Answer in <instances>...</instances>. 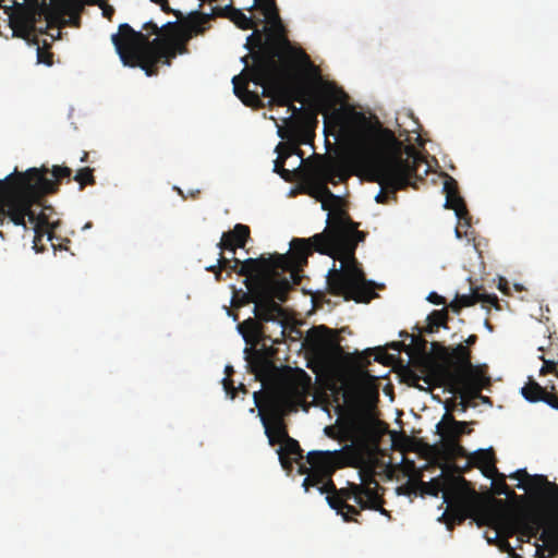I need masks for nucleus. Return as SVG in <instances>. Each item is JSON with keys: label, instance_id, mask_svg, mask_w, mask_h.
I'll use <instances>...</instances> for the list:
<instances>
[{"label": "nucleus", "instance_id": "1", "mask_svg": "<svg viewBox=\"0 0 558 558\" xmlns=\"http://www.w3.org/2000/svg\"><path fill=\"white\" fill-rule=\"evenodd\" d=\"M317 174L320 182L316 184L312 195L322 202L324 210H329L323 232L308 239H292L291 253L287 254L276 253L268 257L260 255L257 258L240 260L234 256L225 257L220 252L217 265L206 268L214 274L218 268H223L228 276L236 272L245 277L247 292L235 306L255 303V312L262 319L271 320L282 312V306L276 300L287 301L291 279L299 283L298 272L307 265V258L313 252L328 255L341 263L340 269L333 264L328 272L330 294L357 303H367L375 296L373 282L366 280L355 257V250L365 240L366 233L359 230L360 223L354 222L344 209L339 206L332 208L339 203V197L327 186V183L336 184V178H347L343 167L337 161H327L318 167Z\"/></svg>", "mask_w": 558, "mask_h": 558}, {"label": "nucleus", "instance_id": "2", "mask_svg": "<svg viewBox=\"0 0 558 558\" xmlns=\"http://www.w3.org/2000/svg\"><path fill=\"white\" fill-rule=\"evenodd\" d=\"M253 66L233 76L234 94L246 106L262 107L260 96L270 104L287 107L290 102H310L318 112L335 109L344 92L332 81L322 77L307 53L292 46L283 34H269L265 43L257 38Z\"/></svg>", "mask_w": 558, "mask_h": 558}, {"label": "nucleus", "instance_id": "3", "mask_svg": "<svg viewBox=\"0 0 558 558\" xmlns=\"http://www.w3.org/2000/svg\"><path fill=\"white\" fill-rule=\"evenodd\" d=\"M350 162L367 172L371 181L378 183L385 192H379L375 199L385 204L387 193L395 194L412 185L417 179V169L423 158L417 150L398 140L395 133L380 124L360 122L350 130Z\"/></svg>", "mask_w": 558, "mask_h": 558}, {"label": "nucleus", "instance_id": "4", "mask_svg": "<svg viewBox=\"0 0 558 558\" xmlns=\"http://www.w3.org/2000/svg\"><path fill=\"white\" fill-rule=\"evenodd\" d=\"M111 41L125 66L141 68L147 76L158 74L159 64L170 66L172 59L189 52L187 44L170 36L149 39L148 34L135 31L129 24L119 25Z\"/></svg>", "mask_w": 558, "mask_h": 558}, {"label": "nucleus", "instance_id": "5", "mask_svg": "<svg viewBox=\"0 0 558 558\" xmlns=\"http://www.w3.org/2000/svg\"><path fill=\"white\" fill-rule=\"evenodd\" d=\"M476 341L477 336L470 335L465 340L466 345L458 344L454 348H448L439 342H432L435 357H429L428 375L439 386L448 388L451 392L461 393L462 411L469 407L465 396H476L481 390L476 369L471 362V351L468 348Z\"/></svg>", "mask_w": 558, "mask_h": 558}, {"label": "nucleus", "instance_id": "6", "mask_svg": "<svg viewBox=\"0 0 558 558\" xmlns=\"http://www.w3.org/2000/svg\"><path fill=\"white\" fill-rule=\"evenodd\" d=\"M72 170L65 166H53L51 170L43 166L38 169L23 193L28 201L25 215L22 216L20 223L9 222L13 226L23 227L24 231H33V248L37 252H44L43 239L47 235L48 241L54 238L53 230L58 222H50L47 210L52 211L51 206H44L39 214L33 209L34 206H40L43 198L48 194H53L59 190L60 181L70 178Z\"/></svg>", "mask_w": 558, "mask_h": 558}, {"label": "nucleus", "instance_id": "7", "mask_svg": "<svg viewBox=\"0 0 558 558\" xmlns=\"http://www.w3.org/2000/svg\"><path fill=\"white\" fill-rule=\"evenodd\" d=\"M361 483H348L339 493L328 497V505L342 517L345 522H359L355 515L361 510H375L388 515L384 508V488L375 478L372 469H363L359 472Z\"/></svg>", "mask_w": 558, "mask_h": 558}, {"label": "nucleus", "instance_id": "8", "mask_svg": "<svg viewBox=\"0 0 558 558\" xmlns=\"http://www.w3.org/2000/svg\"><path fill=\"white\" fill-rule=\"evenodd\" d=\"M424 494L437 497L442 493L447 510L441 515L448 530L463 523L468 518H475L481 511L480 497L462 476L439 477L422 483Z\"/></svg>", "mask_w": 558, "mask_h": 558}, {"label": "nucleus", "instance_id": "9", "mask_svg": "<svg viewBox=\"0 0 558 558\" xmlns=\"http://www.w3.org/2000/svg\"><path fill=\"white\" fill-rule=\"evenodd\" d=\"M266 403L270 412L276 416L275 426H270L268 418L264 415L260 416L265 427V434L268 437L270 446L281 444L277 453L283 470L290 473L293 470V464L299 466V473L304 474L307 471L305 464L303 450L298 440L291 438L283 424L282 416L284 414V407L288 404V398L279 391H267L264 395Z\"/></svg>", "mask_w": 558, "mask_h": 558}, {"label": "nucleus", "instance_id": "10", "mask_svg": "<svg viewBox=\"0 0 558 558\" xmlns=\"http://www.w3.org/2000/svg\"><path fill=\"white\" fill-rule=\"evenodd\" d=\"M39 168H29L26 171H19L17 168L0 179V227L9 222L20 223L25 215L28 201L23 193L33 177L38 173Z\"/></svg>", "mask_w": 558, "mask_h": 558}, {"label": "nucleus", "instance_id": "11", "mask_svg": "<svg viewBox=\"0 0 558 558\" xmlns=\"http://www.w3.org/2000/svg\"><path fill=\"white\" fill-rule=\"evenodd\" d=\"M497 529L504 534L505 538L500 539L498 546L502 551L508 553L512 558H521L508 542L509 537L519 535V539L523 537H536L539 533L555 523L548 524L543 527V519L538 513L526 510H508L498 513L495 517ZM558 524V522H556ZM541 539V536H538Z\"/></svg>", "mask_w": 558, "mask_h": 558}, {"label": "nucleus", "instance_id": "12", "mask_svg": "<svg viewBox=\"0 0 558 558\" xmlns=\"http://www.w3.org/2000/svg\"><path fill=\"white\" fill-rule=\"evenodd\" d=\"M255 317H248L238 325V330L246 343L257 345L263 340L280 343L284 337L286 313L282 312L271 320L262 319L253 308Z\"/></svg>", "mask_w": 558, "mask_h": 558}, {"label": "nucleus", "instance_id": "13", "mask_svg": "<svg viewBox=\"0 0 558 558\" xmlns=\"http://www.w3.org/2000/svg\"><path fill=\"white\" fill-rule=\"evenodd\" d=\"M306 463L310 468L302 484L306 492L311 487H317L322 494H328L327 497L339 493L340 489L336 488L331 480L330 452L311 451L306 456Z\"/></svg>", "mask_w": 558, "mask_h": 558}, {"label": "nucleus", "instance_id": "14", "mask_svg": "<svg viewBox=\"0 0 558 558\" xmlns=\"http://www.w3.org/2000/svg\"><path fill=\"white\" fill-rule=\"evenodd\" d=\"M373 377L364 372L361 376L345 381L341 386L332 385L331 391L335 402L339 403L340 398L343 403L350 408H356L365 404L367 401L378 396L377 388L372 383ZM341 408L340 404H338Z\"/></svg>", "mask_w": 558, "mask_h": 558}, {"label": "nucleus", "instance_id": "15", "mask_svg": "<svg viewBox=\"0 0 558 558\" xmlns=\"http://www.w3.org/2000/svg\"><path fill=\"white\" fill-rule=\"evenodd\" d=\"M267 341L268 340L260 341L257 344L260 347L253 351L252 356L248 360L252 373H254L256 378L259 380L270 377L276 371L274 359L276 357L278 350L274 348L272 342L271 344H267Z\"/></svg>", "mask_w": 558, "mask_h": 558}, {"label": "nucleus", "instance_id": "16", "mask_svg": "<svg viewBox=\"0 0 558 558\" xmlns=\"http://www.w3.org/2000/svg\"><path fill=\"white\" fill-rule=\"evenodd\" d=\"M210 21L211 15H208V13L193 11L189 13L185 22L181 23L180 27H177V32L172 37L187 44L194 34H204L208 28L206 24H208Z\"/></svg>", "mask_w": 558, "mask_h": 558}, {"label": "nucleus", "instance_id": "17", "mask_svg": "<svg viewBox=\"0 0 558 558\" xmlns=\"http://www.w3.org/2000/svg\"><path fill=\"white\" fill-rule=\"evenodd\" d=\"M444 192L446 194L445 207L453 209L460 221H464L466 225H470L471 218L469 216L466 205L459 193L458 183L453 178L449 175L446 177Z\"/></svg>", "mask_w": 558, "mask_h": 558}, {"label": "nucleus", "instance_id": "18", "mask_svg": "<svg viewBox=\"0 0 558 558\" xmlns=\"http://www.w3.org/2000/svg\"><path fill=\"white\" fill-rule=\"evenodd\" d=\"M250 228L246 225L236 223L232 230L222 233L220 242L217 244L218 248L229 251L235 254L236 248L245 246L250 239Z\"/></svg>", "mask_w": 558, "mask_h": 558}, {"label": "nucleus", "instance_id": "19", "mask_svg": "<svg viewBox=\"0 0 558 558\" xmlns=\"http://www.w3.org/2000/svg\"><path fill=\"white\" fill-rule=\"evenodd\" d=\"M208 15H211V20H214L216 17L229 19L241 29H251L254 27L253 19L251 16L245 15L242 12V10L235 9L233 7L232 1H230L225 7H221V5L211 7V11H210V13H208Z\"/></svg>", "mask_w": 558, "mask_h": 558}, {"label": "nucleus", "instance_id": "20", "mask_svg": "<svg viewBox=\"0 0 558 558\" xmlns=\"http://www.w3.org/2000/svg\"><path fill=\"white\" fill-rule=\"evenodd\" d=\"M276 151L278 153V157L274 162V172L289 182L292 180V172L284 168V163L293 154H296L301 160H303V151L296 146H291L282 142L277 145Z\"/></svg>", "mask_w": 558, "mask_h": 558}, {"label": "nucleus", "instance_id": "21", "mask_svg": "<svg viewBox=\"0 0 558 558\" xmlns=\"http://www.w3.org/2000/svg\"><path fill=\"white\" fill-rule=\"evenodd\" d=\"M542 545L536 544V558H551L558 554V524L548 526L541 535Z\"/></svg>", "mask_w": 558, "mask_h": 558}, {"label": "nucleus", "instance_id": "22", "mask_svg": "<svg viewBox=\"0 0 558 558\" xmlns=\"http://www.w3.org/2000/svg\"><path fill=\"white\" fill-rule=\"evenodd\" d=\"M474 462L476 465L483 469V473L486 476H493L494 473H497L496 469V458L493 449L488 450H478L474 458Z\"/></svg>", "mask_w": 558, "mask_h": 558}, {"label": "nucleus", "instance_id": "23", "mask_svg": "<svg viewBox=\"0 0 558 558\" xmlns=\"http://www.w3.org/2000/svg\"><path fill=\"white\" fill-rule=\"evenodd\" d=\"M255 7L260 9L269 23L280 25L281 20L279 16L278 8L276 5V0H253V4L247 8V10L251 11Z\"/></svg>", "mask_w": 558, "mask_h": 558}, {"label": "nucleus", "instance_id": "24", "mask_svg": "<svg viewBox=\"0 0 558 558\" xmlns=\"http://www.w3.org/2000/svg\"><path fill=\"white\" fill-rule=\"evenodd\" d=\"M255 7L260 9L269 23L280 25L281 20L279 16L278 8L276 5V0H253V4L247 8V10L251 11Z\"/></svg>", "mask_w": 558, "mask_h": 558}, {"label": "nucleus", "instance_id": "25", "mask_svg": "<svg viewBox=\"0 0 558 558\" xmlns=\"http://www.w3.org/2000/svg\"><path fill=\"white\" fill-rule=\"evenodd\" d=\"M315 335L317 341L323 347H335L337 350H340V345L337 343L333 331L328 327L320 325L312 329Z\"/></svg>", "mask_w": 558, "mask_h": 558}, {"label": "nucleus", "instance_id": "26", "mask_svg": "<svg viewBox=\"0 0 558 558\" xmlns=\"http://www.w3.org/2000/svg\"><path fill=\"white\" fill-rule=\"evenodd\" d=\"M447 310H435L427 316V332H435L439 327H447Z\"/></svg>", "mask_w": 558, "mask_h": 558}, {"label": "nucleus", "instance_id": "27", "mask_svg": "<svg viewBox=\"0 0 558 558\" xmlns=\"http://www.w3.org/2000/svg\"><path fill=\"white\" fill-rule=\"evenodd\" d=\"M546 388L542 387L538 383L533 379L522 388L523 397L530 402H538L544 399Z\"/></svg>", "mask_w": 558, "mask_h": 558}, {"label": "nucleus", "instance_id": "28", "mask_svg": "<svg viewBox=\"0 0 558 558\" xmlns=\"http://www.w3.org/2000/svg\"><path fill=\"white\" fill-rule=\"evenodd\" d=\"M478 302L476 291L471 294L457 295L456 299L448 305L454 313H459L462 307H469Z\"/></svg>", "mask_w": 558, "mask_h": 558}, {"label": "nucleus", "instance_id": "29", "mask_svg": "<svg viewBox=\"0 0 558 558\" xmlns=\"http://www.w3.org/2000/svg\"><path fill=\"white\" fill-rule=\"evenodd\" d=\"M11 28L16 37L29 40V36L33 29V25L23 19H12Z\"/></svg>", "mask_w": 558, "mask_h": 558}, {"label": "nucleus", "instance_id": "30", "mask_svg": "<svg viewBox=\"0 0 558 558\" xmlns=\"http://www.w3.org/2000/svg\"><path fill=\"white\" fill-rule=\"evenodd\" d=\"M74 180L80 184V191H83L87 185H95L94 169L89 167L78 169L74 175Z\"/></svg>", "mask_w": 558, "mask_h": 558}, {"label": "nucleus", "instance_id": "31", "mask_svg": "<svg viewBox=\"0 0 558 558\" xmlns=\"http://www.w3.org/2000/svg\"><path fill=\"white\" fill-rule=\"evenodd\" d=\"M262 37V35H255V33H253L252 35L248 36L247 38V43L245 44V48H247L250 50V54H246L244 57H242L241 61L245 64V68L244 69H251L253 66L252 65H248V59L251 58L253 60V53L258 51L259 47L256 45L257 44V38ZM268 38V36L266 37ZM267 39H262L263 43H265Z\"/></svg>", "mask_w": 558, "mask_h": 558}, {"label": "nucleus", "instance_id": "32", "mask_svg": "<svg viewBox=\"0 0 558 558\" xmlns=\"http://www.w3.org/2000/svg\"><path fill=\"white\" fill-rule=\"evenodd\" d=\"M446 417L449 420L448 432L452 437L458 438L465 433H470V429H468V422L457 421L451 415H446Z\"/></svg>", "mask_w": 558, "mask_h": 558}, {"label": "nucleus", "instance_id": "33", "mask_svg": "<svg viewBox=\"0 0 558 558\" xmlns=\"http://www.w3.org/2000/svg\"><path fill=\"white\" fill-rule=\"evenodd\" d=\"M551 355H553L551 357H546L545 355L539 356V359L544 363L539 371L541 375H546L548 373H555L556 375H558V371H557L558 351Z\"/></svg>", "mask_w": 558, "mask_h": 558}, {"label": "nucleus", "instance_id": "34", "mask_svg": "<svg viewBox=\"0 0 558 558\" xmlns=\"http://www.w3.org/2000/svg\"><path fill=\"white\" fill-rule=\"evenodd\" d=\"M226 374H227V377L223 378V380H222L223 388H225L227 395L231 399H234L236 397V389L234 387L233 380L230 378L231 374H233L232 366H226Z\"/></svg>", "mask_w": 558, "mask_h": 558}, {"label": "nucleus", "instance_id": "35", "mask_svg": "<svg viewBox=\"0 0 558 558\" xmlns=\"http://www.w3.org/2000/svg\"><path fill=\"white\" fill-rule=\"evenodd\" d=\"M476 295L478 296V302L490 304L497 310H500L499 300L496 294L480 293L476 291Z\"/></svg>", "mask_w": 558, "mask_h": 558}, {"label": "nucleus", "instance_id": "36", "mask_svg": "<svg viewBox=\"0 0 558 558\" xmlns=\"http://www.w3.org/2000/svg\"><path fill=\"white\" fill-rule=\"evenodd\" d=\"M511 477L513 478H518L519 481H523V480H530L531 482H544L546 481V478L544 476H534V477H531L529 475V473L526 472V470H518L513 475H511Z\"/></svg>", "mask_w": 558, "mask_h": 558}, {"label": "nucleus", "instance_id": "37", "mask_svg": "<svg viewBox=\"0 0 558 558\" xmlns=\"http://www.w3.org/2000/svg\"><path fill=\"white\" fill-rule=\"evenodd\" d=\"M53 54L49 51H45L40 47L37 48V60L39 63H45L47 65L52 64Z\"/></svg>", "mask_w": 558, "mask_h": 558}, {"label": "nucleus", "instance_id": "38", "mask_svg": "<svg viewBox=\"0 0 558 558\" xmlns=\"http://www.w3.org/2000/svg\"><path fill=\"white\" fill-rule=\"evenodd\" d=\"M541 401L549 404L551 408L558 410V397L555 393L548 392L545 390L544 399H541Z\"/></svg>", "mask_w": 558, "mask_h": 558}, {"label": "nucleus", "instance_id": "39", "mask_svg": "<svg viewBox=\"0 0 558 558\" xmlns=\"http://www.w3.org/2000/svg\"><path fill=\"white\" fill-rule=\"evenodd\" d=\"M177 27H180L178 22H168L160 27V32L163 31L167 33L166 36H173V34L177 32Z\"/></svg>", "mask_w": 558, "mask_h": 558}, {"label": "nucleus", "instance_id": "40", "mask_svg": "<svg viewBox=\"0 0 558 558\" xmlns=\"http://www.w3.org/2000/svg\"><path fill=\"white\" fill-rule=\"evenodd\" d=\"M494 489H495V494H497V495H509L510 494L509 487H508L507 483L505 482L504 476L499 483L495 484Z\"/></svg>", "mask_w": 558, "mask_h": 558}, {"label": "nucleus", "instance_id": "41", "mask_svg": "<svg viewBox=\"0 0 558 558\" xmlns=\"http://www.w3.org/2000/svg\"><path fill=\"white\" fill-rule=\"evenodd\" d=\"M158 4H160L161 7V10L166 13H173L178 20H182L183 19V14L181 11H178V10H172L170 7H169V3H168V0H162L160 1Z\"/></svg>", "mask_w": 558, "mask_h": 558}, {"label": "nucleus", "instance_id": "42", "mask_svg": "<svg viewBox=\"0 0 558 558\" xmlns=\"http://www.w3.org/2000/svg\"><path fill=\"white\" fill-rule=\"evenodd\" d=\"M142 29L143 31H147L150 34L157 35V37H161L160 36V27L156 23H154L153 21L146 22L143 25Z\"/></svg>", "mask_w": 558, "mask_h": 558}, {"label": "nucleus", "instance_id": "43", "mask_svg": "<svg viewBox=\"0 0 558 558\" xmlns=\"http://www.w3.org/2000/svg\"><path fill=\"white\" fill-rule=\"evenodd\" d=\"M287 107H288V111L291 112V116L283 119V122L286 124L291 123L293 120V117L300 114L302 111V108L296 107L295 105H293V102H290V105H288Z\"/></svg>", "mask_w": 558, "mask_h": 558}, {"label": "nucleus", "instance_id": "44", "mask_svg": "<svg viewBox=\"0 0 558 558\" xmlns=\"http://www.w3.org/2000/svg\"><path fill=\"white\" fill-rule=\"evenodd\" d=\"M427 300L436 305H444L446 304V300L444 296L437 294L436 292L429 293Z\"/></svg>", "mask_w": 558, "mask_h": 558}, {"label": "nucleus", "instance_id": "45", "mask_svg": "<svg viewBox=\"0 0 558 558\" xmlns=\"http://www.w3.org/2000/svg\"><path fill=\"white\" fill-rule=\"evenodd\" d=\"M538 350L542 351L544 353L543 355L546 357H551V354H555L558 351V344L551 342L547 350H545L544 347H539Z\"/></svg>", "mask_w": 558, "mask_h": 558}, {"label": "nucleus", "instance_id": "46", "mask_svg": "<svg viewBox=\"0 0 558 558\" xmlns=\"http://www.w3.org/2000/svg\"><path fill=\"white\" fill-rule=\"evenodd\" d=\"M277 133H278V136L281 137L282 140L289 137V131L287 129H284L283 126L278 125Z\"/></svg>", "mask_w": 558, "mask_h": 558}, {"label": "nucleus", "instance_id": "47", "mask_svg": "<svg viewBox=\"0 0 558 558\" xmlns=\"http://www.w3.org/2000/svg\"><path fill=\"white\" fill-rule=\"evenodd\" d=\"M260 399H262V392L260 391L254 392V401H255L256 407L259 408V409L262 407V400Z\"/></svg>", "mask_w": 558, "mask_h": 558}, {"label": "nucleus", "instance_id": "48", "mask_svg": "<svg viewBox=\"0 0 558 558\" xmlns=\"http://www.w3.org/2000/svg\"><path fill=\"white\" fill-rule=\"evenodd\" d=\"M104 10V15L108 19H111L112 14L114 13V10L112 7H106L102 9Z\"/></svg>", "mask_w": 558, "mask_h": 558}, {"label": "nucleus", "instance_id": "49", "mask_svg": "<svg viewBox=\"0 0 558 558\" xmlns=\"http://www.w3.org/2000/svg\"><path fill=\"white\" fill-rule=\"evenodd\" d=\"M223 270H225L223 268H218L217 271L215 272V277H216L217 281L223 280V278H222V271Z\"/></svg>", "mask_w": 558, "mask_h": 558}, {"label": "nucleus", "instance_id": "50", "mask_svg": "<svg viewBox=\"0 0 558 558\" xmlns=\"http://www.w3.org/2000/svg\"><path fill=\"white\" fill-rule=\"evenodd\" d=\"M395 350H400L401 347H405L403 342H392L390 345Z\"/></svg>", "mask_w": 558, "mask_h": 558}, {"label": "nucleus", "instance_id": "51", "mask_svg": "<svg viewBox=\"0 0 558 558\" xmlns=\"http://www.w3.org/2000/svg\"><path fill=\"white\" fill-rule=\"evenodd\" d=\"M499 289H500L502 292H506V290H507V282L505 281V282L502 283V280H501V281H500V283H499Z\"/></svg>", "mask_w": 558, "mask_h": 558}, {"label": "nucleus", "instance_id": "52", "mask_svg": "<svg viewBox=\"0 0 558 558\" xmlns=\"http://www.w3.org/2000/svg\"><path fill=\"white\" fill-rule=\"evenodd\" d=\"M81 1L84 3H87V4H97L99 0H81Z\"/></svg>", "mask_w": 558, "mask_h": 558}, {"label": "nucleus", "instance_id": "53", "mask_svg": "<svg viewBox=\"0 0 558 558\" xmlns=\"http://www.w3.org/2000/svg\"><path fill=\"white\" fill-rule=\"evenodd\" d=\"M87 159H88V153H87V151H84V153H83V156L81 157V161H82V162H86V161H87Z\"/></svg>", "mask_w": 558, "mask_h": 558}, {"label": "nucleus", "instance_id": "54", "mask_svg": "<svg viewBox=\"0 0 558 558\" xmlns=\"http://www.w3.org/2000/svg\"><path fill=\"white\" fill-rule=\"evenodd\" d=\"M454 447L459 453L463 454L464 449L461 446L454 444Z\"/></svg>", "mask_w": 558, "mask_h": 558}, {"label": "nucleus", "instance_id": "55", "mask_svg": "<svg viewBox=\"0 0 558 558\" xmlns=\"http://www.w3.org/2000/svg\"><path fill=\"white\" fill-rule=\"evenodd\" d=\"M217 0H201V2H208V3H214L216 2Z\"/></svg>", "mask_w": 558, "mask_h": 558}, {"label": "nucleus", "instance_id": "56", "mask_svg": "<svg viewBox=\"0 0 558 558\" xmlns=\"http://www.w3.org/2000/svg\"><path fill=\"white\" fill-rule=\"evenodd\" d=\"M239 388L242 389L244 392H246V388L244 387L243 384H241Z\"/></svg>", "mask_w": 558, "mask_h": 558}, {"label": "nucleus", "instance_id": "57", "mask_svg": "<svg viewBox=\"0 0 558 558\" xmlns=\"http://www.w3.org/2000/svg\"><path fill=\"white\" fill-rule=\"evenodd\" d=\"M421 342H422L423 348H425L426 341L421 339Z\"/></svg>", "mask_w": 558, "mask_h": 558}, {"label": "nucleus", "instance_id": "58", "mask_svg": "<svg viewBox=\"0 0 558 558\" xmlns=\"http://www.w3.org/2000/svg\"><path fill=\"white\" fill-rule=\"evenodd\" d=\"M456 233H457V236H458V238H460V236H461V235H460V232H459V230H458V229H456Z\"/></svg>", "mask_w": 558, "mask_h": 558}, {"label": "nucleus", "instance_id": "59", "mask_svg": "<svg viewBox=\"0 0 558 558\" xmlns=\"http://www.w3.org/2000/svg\"><path fill=\"white\" fill-rule=\"evenodd\" d=\"M0 238L4 239V234L2 231H0Z\"/></svg>", "mask_w": 558, "mask_h": 558}]
</instances>
